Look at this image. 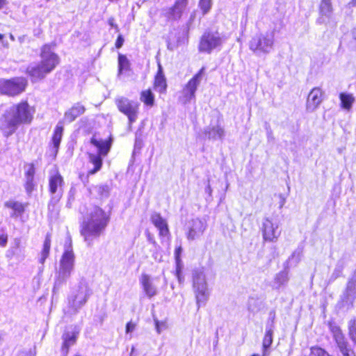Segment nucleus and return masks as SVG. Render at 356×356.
Returning a JSON list of instances; mask_svg holds the SVG:
<instances>
[{
    "mask_svg": "<svg viewBox=\"0 0 356 356\" xmlns=\"http://www.w3.org/2000/svg\"><path fill=\"white\" fill-rule=\"evenodd\" d=\"M136 327V323H134L131 321H129L126 324L125 332L127 334L132 332L135 330Z\"/></svg>",
    "mask_w": 356,
    "mask_h": 356,
    "instance_id": "c03bdc74",
    "label": "nucleus"
},
{
    "mask_svg": "<svg viewBox=\"0 0 356 356\" xmlns=\"http://www.w3.org/2000/svg\"><path fill=\"white\" fill-rule=\"evenodd\" d=\"M204 134L209 140H222L225 136V130L221 126L218 124L206 127Z\"/></svg>",
    "mask_w": 356,
    "mask_h": 356,
    "instance_id": "4be33fe9",
    "label": "nucleus"
},
{
    "mask_svg": "<svg viewBox=\"0 0 356 356\" xmlns=\"http://www.w3.org/2000/svg\"><path fill=\"white\" fill-rule=\"evenodd\" d=\"M156 326H157V332H160L161 330L165 329L167 327L165 323H161V324H160L158 321H157Z\"/></svg>",
    "mask_w": 356,
    "mask_h": 356,
    "instance_id": "de8ad7c7",
    "label": "nucleus"
},
{
    "mask_svg": "<svg viewBox=\"0 0 356 356\" xmlns=\"http://www.w3.org/2000/svg\"><path fill=\"white\" fill-rule=\"evenodd\" d=\"M79 329L75 327L72 331H65L62 334L60 351L63 356H67L71 346L76 344L79 335Z\"/></svg>",
    "mask_w": 356,
    "mask_h": 356,
    "instance_id": "4468645a",
    "label": "nucleus"
},
{
    "mask_svg": "<svg viewBox=\"0 0 356 356\" xmlns=\"http://www.w3.org/2000/svg\"><path fill=\"white\" fill-rule=\"evenodd\" d=\"M35 167L33 163L28 164V168L24 172L25 182L24 188L27 194L30 195L36 188L35 180Z\"/></svg>",
    "mask_w": 356,
    "mask_h": 356,
    "instance_id": "f3484780",
    "label": "nucleus"
},
{
    "mask_svg": "<svg viewBox=\"0 0 356 356\" xmlns=\"http://www.w3.org/2000/svg\"><path fill=\"white\" fill-rule=\"evenodd\" d=\"M355 300H356V269L347 282L346 289L341 296V307L349 309L353 307Z\"/></svg>",
    "mask_w": 356,
    "mask_h": 356,
    "instance_id": "6e6552de",
    "label": "nucleus"
},
{
    "mask_svg": "<svg viewBox=\"0 0 356 356\" xmlns=\"http://www.w3.org/2000/svg\"><path fill=\"white\" fill-rule=\"evenodd\" d=\"M187 3L188 0H177L174 6L170 10L169 17L173 19L179 18Z\"/></svg>",
    "mask_w": 356,
    "mask_h": 356,
    "instance_id": "a878e982",
    "label": "nucleus"
},
{
    "mask_svg": "<svg viewBox=\"0 0 356 356\" xmlns=\"http://www.w3.org/2000/svg\"><path fill=\"white\" fill-rule=\"evenodd\" d=\"M206 227L207 225L203 220L199 218L192 219L188 224L187 239L193 241L199 238L203 234Z\"/></svg>",
    "mask_w": 356,
    "mask_h": 356,
    "instance_id": "ddd939ff",
    "label": "nucleus"
},
{
    "mask_svg": "<svg viewBox=\"0 0 356 356\" xmlns=\"http://www.w3.org/2000/svg\"><path fill=\"white\" fill-rule=\"evenodd\" d=\"M110 219L109 212L104 211L99 206H94L88 218L83 220L80 224V234L88 245H92L94 241L104 233Z\"/></svg>",
    "mask_w": 356,
    "mask_h": 356,
    "instance_id": "f03ea898",
    "label": "nucleus"
},
{
    "mask_svg": "<svg viewBox=\"0 0 356 356\" xmlns=\"http://www.w3.org/2000/svg\"><path fill=\"white\" fill-rule=\"evenodd\" d=\"M273 330L271 327L268 328L266 330L265 336L263 339V343H262V348L264 356H268L269 355V348L270 347L272 343H273Z\"/></svg>",
    "mask_w": 356,
    "mask_h": 356,
    "instance_id": "cd10ccee",
    "label": "nucleus"
},
{
    "mask_svg": "<svg viewBox=\"0 0 356 356\" xmlns=\"http://www.w3.org/2000/svg\"><path fill=\"white\" fill-rule=\"evenodd\" d=\"M102 156L103 155L99 154H88L89 162L92 163L94 167L87 172L88 176L93 175L102 169L103 165Z\"/></svg>",
    "mask_w": 356,
    "mask_h": 356,
    "instance_id": "b1692460",
    "label": "nucleus"
},
{
    "mask_svg": "<svg viewBox=\"0 0 356 356\" xmlns=\"http://www.w3.org/2000/svg\"><path fill=\"white\" fill-rule=\"evenodd\" d=\"M332 14V6L331 0H321L320 4L321 16L317 19L319 24H330V19Z\"/></svg>",
    "mask_w": 356,
    "mask_h": 356,
    "instance_id": "6ab92c4d",
    "label": "nucleus"
},
{
    "mask_svg": "<svg viewBox=\"0 0 356 356\" xmlns=\"http://www.w3.org/2000/svg\"><path fill=\"white\" fill-rule=\"evenodd\" d=\"M86 111L84 106L80 103L73 105L64 114V118L67 122H72L81 115Z\"/></svg>",
    "mask_w": 356,
    "mask_h": 356,
    "instance_id": "5701e85b",
    "label": "nucleus"
},
{
    "mask_svg": "<svg viewBox=\"0 0 356 356\" xmlns=\"http://www.w3.org/2000/svg\"><path fill=\"white\" fill-rule=\"evenodd\" d=\"M339 97L342 107L345 109L349 110L355 102L353 95L351 94L341 93Z\"/></svg>",
    "mask_w": 356,
    "mask_h": 356,
    "instance_id": "473e14b6",
    "label": "nucleus"
},
{
    "mask_svg": "<svg viewBox=\"0 0 356 356\" xmlns=\"http://www.w3.org/2000/svg\"><path fill=\"white\" fill-rule=\"evenodd\" d=\"M3 37H4V35L3 34L0 33V40H2Z\"/></svg>",
    "mask_w": 356,
    "mask_h": 356,
    "instance_id": "5fc2aeb1",
    "label": "nucleus"
},
{
    "mask_svg": "<svg viewBox=\"0 0 356 356\" xmlns=\"http://www.w3.org/2000/svg\"><path fill=\"white\" fill-rule=\"evenodd\" d=\"M204 71V67H202L199 72L197 73L184 88L182 91V101L184 104L189 102L191 99L195 98V93L197 88V86L200 85L201 82Z\"/></svg>",
    "mask_w": 356,
    "mask_h": 356,
    "instance_id": "9b49d317",
    "label": "nucleus"
},
{
    "mask_svg": "<svg viewBox=\"0 0 356 356\" xmlns=\"http://www.w3.org/2000/svg\"><path fill=\"white\" fill-rule=\"evenodd\" d=\"M51 243V240L50 234L46 235L44 241L43 242L42 249L40 252V257L39 259V262L41 264H43L45 262V260L48 258L49 255Z\"/></svg>",
    "mask_w": 356,
    "mask_h": 356,
    "instance_id": "bb28decb",
    "label": "nucleus"
},
{
    "mask_svg": "<svg viewBox=\"0 0 356 356\" xmlns=\"http://www.w3.org/2000/svg\"><path fill=\"white\" fill-rule=\"evenodd\" d=\"M182 251L181 247H179L175 250V257H176V261H177V270H176V274L177 277L181 282V261L179 259V254H181Z\"/></svg>",
    "mask_w": 356,
    "mask_h": 356,
    "instance_id": "58836bf2",
    "label": "nucleus"
},
{
    "mask_svg": "<svg viewBox=\"0 0 356 356\" xmlns=\"http://www.w3.org/2000/svg\"><path fill=\"white\" fill-rule=\"evenodd\" d=\"M278 196L280 198V208L282 209L286 202V198L282 194H280Z\"/></svg>",
    "mask_w": 356,
    "mask_h": 356,
    "instance_id": "49530a36",
    "label": "nucleus"
},
{
    "mask_svg": "<svg viewBox=\"0 0 356 356\" xmlns=\"http://www.w3.org/2000/svg\"><path fill=\"white\" fill-rule=\"evenodd\" d=\"M8 236L7 234H0V247L3 248L7 245Z\"/></svg>",
    "mask_w": 356,
    "mask_h": 356,
    "instance_id": "a18cd8bd",
    "label": "nucleus"
},
{
    "mask_svg": "<svg viewBox=\"0 0 356 356\" xmlns=\"http://www.w3.org/2000/svg\"><path fill=\"white\" fill-rule=\"evenodd\" d=\"M65 180L58 169L51 172L48 178V190L51 194H58L61 197L65 188Z\"/></svg>",
    "mask_w": 356,
    "mask_h": 356,
    "instance_id": "9d476101",
    "label": "nucleus"
},
{
    "mask_svg": "<svg viewBox=\"0 0 356 356\" xmlns=\"http://www.w3.org/2000/svg\"><path fill=\"white\" fill-rule=\"evenodd\" d=\"M226 40L227 38L223 33L211 29L206 30L200 38L198 50L209 54L213 49L221 47Z\"/></svg>",
    "mask_w": 356,
    "mask_h": 356,
    "instance_id": "20e7f679",
    "label": "nucleus"
},
{
    "mask_svg": "<svg viewBox=\"0 0 356 356\" xmlns=\"http://www.w3.org/2000/svg\"><path fill=\"white\" fill-rule=\"evenodd\" d=\"M8 3L7 0H0V10L3 8Z\"/></svg>",
    "mask_w": 356,
    "mask_h": 356,
    "instance_id": "3c124183",
    "label": "nucleus"
},
{
    "mask_svg": "<svg viewBox=\"0 0 356 356\" xmlns=\"http://www.w3.org/2000/svg\"><path fill=\"white\" fill-rule=\"evenodd\" d=\"M28 86V81L23 76H15L10 79H0V94L8 97H16L24 92Z\"/></svg>",
    "mask_w": 356,
    "mask_h": 356,
    "instance_id": "39448f33",
    "label": "nucleus"
},
{
    "mask_svg": "<svg viewBox=\"0 0 356 356\" xmlns=\"http://www.w3.org/2000/svg\"><path fill=\"white\" fill-rule=\"evenodd\" d=\"M289 280L288 273L286 271H281L276 275L275 278V282L281 286L286 284Z\"/></svg>",
    "mask_w": 356,
    "mask_h": 356,
    "instance_id": "ea45409f",
    "label": "nucleus"
},
{
    "mask_svg": "<svg viewBox=\"0 0 356 356\" xmlns=\"http://www.w3.org/2000/svg\"><path fill=\"white\" fill-rule=\"evenodd\" d=\"M343 356H356L355 352L349 347L347 341L337 345Z\"/></svg>",
    "mask_w": 356,
    "mask_h": 356,
    "instance_id": "f704fd0d",
    "label": "nucleus"
},
{
    "mask_svg": "<svg viewBox=\"0 0 356 356\" xmlns=\"http://www.w3.org/2000/svg\"><path fill=\"white\" fill-rule=\"evenodd\" d=\"M118 73L122 74L123 71L130 70V62L124 54H119L118 56Z\"/></svg>",
    "mask_w": 356,
    "mask_h": 356,
    "instance_id": "2f4dec72",
    "label": "nucleus"
},
{
    "mask_svg": "<svg viewBox=\"0 0 356 356\" xmlns=\"http://www.w3.org/2000/svg\"><path fill=\"white\" fill-rule=\"evenodd\" d=\"M252 356H264V353H262V355H259V354H253Z\"/></svg>",
    "mask_w": 356,
    "mask_h": 356,
    "instance_id": "864d4df0",
    "label": "nucleus"
},
{
    "mask_svg": "<svg viewBox=\"0 0 356 356\" xmlns=\"http://www.w3.org/2000/svg\"><path fill=\"white\" fill-rule=\"evenodd\" d=\"M263 237L266 241L275 242L277 240L281 234L279 225L266 218L263 222Z\"/></svg>",
    "mask_w": 356,
    "mask_h": 356,
    "instance_id": "f8f14e48",
    "label": "nucleus"
},
{
    "mask_svg": "<svg viewBox=\"0 0 356 356\" xmlns=\"http://www.w3.org/2000/svg\"><path fill=\"white\" fill-rule=\"evenodd\" d=\"M205 192L208 193L210 196L211 195L212 189L209 184H208L207 186L206 187Z\"/></svg>",
    "mask_w": 356,
    "mask_h": 356,
    "instance_id": "8fccbe9b",
    "label": "nucleus"
},
{
    "mask_svg": "<svg viewBox=\"0 0 356 356\" xmlns=\"http://www.w3.org/2000/svg\"><path fill=\"white\" fill-rule=\"evenodd\" d=\"M90 143L97 148V154L106 156L111 150L113 138L111 134L103 138L99 132H95L91 137Z\"/></svg>",
    "mask_w": 356,
    "mask_h": 356,
    "instance_id": "1a4fd4ad",
    "label": "nucleus"
},
{
    "mask_svg": "<svg viewBox=\"0 0 356 356\" xmlns=\"http://www.w3.org/2000/svg\"><path fill=\"white\" fill-rule=\"evenodd\" d=\"M330 329L337 345H339L341 343H343L346 341L344 334H343L341 328L338 325L331 324L330 325Z\"/></svg>",
    "mask_w": 356,
    "mask_h": 356,
    "instance_id": "c85d7f7f",
    "label": "nucleus"
},
{
    "mask_svg": "<svg viewBox=\"0 0 356 356\" xmlns=\"http://www.w3.org/2000/svg\"><path fill=\"white\" fill-rule=\"evenodd\" d=\"M5 207L13 210V216H22L27 207V203H22L15 200H9L5 202Z\"/></svg>",
    "mask_w": 356,
    "mask_h": 356,
    "instance_id": "393cba45",
    "label": "nucleus"
},
{
    "mask_svg": "<svg viewBox=\"0 0 356 356\" xmlns=\"http://www.w3.org/2000/svg\"><path fill=\"white\" fill-rule=\"evenodd\" d=\"M74 254L72 249L63 252L60 261V270L65 275H69L73 269Z\"/></svg>",
    "mask_w": 356,
    "mask_h": 356,
    "instance_id": "2eb2a0df",
    "label": "nucleus"
},
{
    "mask_svg": "<svg viewBox=\"0 0 356 356\" xmlns=\"http://www.w3.org/2000/svg\"><path fill=\"white\" fill-rule=\"evenodd\" d=\"M298 254V257H300V252H297V251H295L292 254H291V259H293L296 254Z\"/></svg>",
    "mask_w": 356,
    "mask_h": 356,
    "instance_id": "603ef678",
    "label": "nucleus"
},
{
    "mask_svg": "<svg viewBox=\"0 0 356 356\" xmlns=\"http://www.w3.org/2000/svg\"><path fill=\"white\" fill-rule=\"evenodd\" d=\"M115 104L118 111L127 116L129 124L136 121L139 114L140 106L138 102L131 100L124 97H120L115 99Z\"/></svg>",
    "mask_w": 356,
    "mask_h": 356,
    "instance_id": "0eeeda50",
    "label": "nucleus"
},
{
    "mask_svg": "<svg viewBox=\"0 0 356 356\" xmlns=\"http://www.w3.org/2000/svg\"><path fill=\"white\" fill-rule=\"evenodd\" d=\"M108 22L110 26L114 27L117 31H118V26L114 23V19L113 17L109 18Z\"/></svg>",
    "mask_w": 356,
    "mask_h": 356,
    "instance_id": "09e8293b",
    "label": "nucleus"
},
{
    "mask_svg": "<svg viewBox=\"0 0 356 356\" xmlns=\"http://www.w3.org/2000/svg\"><path fill=\"white\" fill-rule=\"evenodd\" d=\"M157 229L159 231V236L163 245L168 249L170 243V234L168 222L159 215H157Z\"/></svg>",
    "mask_w": 356,
    "mask_h": 356,
    "instance_id": "a211bd4d",
    "label": "nucleus"
},
{
    "mask_svg": "<svg viewBox=\"0 0 356 356\" xmlns=\"http://www.w3.org/2000/svg\"><path fill=\"white\" fill-rule=\"evenodd\" d=\"M63 130L64 128L63 126V122H59L58 124L56 126L51 136V144L53 147V154L54 156H56L58 152L60 143L63 136Z\"/></svg>",
    "mask_w": 356,
    "mask_h": 356,
    "instance_id": "aec40b11",
    "label": "nucleus"
},
{
    "mask_svg": "<svg viewBox=\"0 0 356 356\" xmlns=\"http://www.w3.org/2000/svg\"><path fill=\"white\" fill-rule=\"evenodd\" d=\"M309 356H332L327 352H326L324 349L318 347L314 346L310 348Z\"/></svg>",
    "mask_w": 356,
    "mask_h": 356,
    "instance_id": "79ce46f5",
    "label": "nucleus"
},
{
    "mask_svg": "<svg viewBox=\"0 0 356 356\" xmlns=\"http://www.w3.org/2000/svg\"><path fill=\"white\" fill-rule=\"evenodd\" d=\"M97 195L99 199L106 198L109 196L110 189L108 185H99L96 188Z\"/></svg>",
    "mask_w": 356,
    "mask_h": 356,
    "instance_id": "e433bc0d",
    "label": "nucleus"
},
{
    "mask_svg": "<svg viewBox=\"0 0 356 356\" xmlns=\"http://www.w3.org/2000/svg\"><path fill=\"white\" fill-rule=\"evenodd\" d=\"M194 290L195 293L197 309H199L201 305H205L209 299V292L207 288V282L194 288Z\"/></svg>",
    "mask_w": 356,
    "mask_h": 356,
    "instance_id": "412c9836",
    "label": "nucleus"
},
{
    "mask_svg": "<svg viewBox=\"0 0 356 356\" xmlns=\"http://www.w3.org/2000/svg\"><path fill=\"white\" fill-rule=\"evenodd\" d=\"M323 101V92L320 88H313L308 95L306 108L309 112L314 111Z\"/></svg>",
    "mask_w": 356,
    "mask_h": 356,
    "instance_id": "dca6fc26",
    "label": "nucleus"
},
{
    "mask_svg": "<svg viewBox=\"0 0 356 356\" xmlns=\"http://www.w3.org/2000/svg\"><path fill=\"white\" fill-rule=\"evenodd\" d=\"M74 356H82V355L80 354H75Z\"/></svg>",
    "mask_w": 356,
    "mask_h": 356,
    "instance_id": "6e6d98bb",
    "label": "nucleus"
},
{
    "mask_svg": "<svg viewBox=\"0 0 356 356\" xmlns=\"http://www.w3.org/2000/svg\"><path fill=\"white\" fill-rule=\"evenodd\" d=\"M199 6L204 15L209 12L212 6V0H200Z\"/></svg>",
    "mask_w": 356,
    "mask_h": 356,
    "instance_id": "a19ab883",
    "label": "nucleus"
},
{
    "mask_svg": "<svg viewBox=\"0 0 356 356\" xmlns=\"http://www.w3.org/2000/svg\"><path fill=\"white\" fill-rule=\"evenodd\" d=\"M55 43H47L41 46L40 61L30 65L26 68V74L33 81L42 80L54 71L60 63L58 55L54 51Z\"/></svg>",
    "mask_w": 356,
    "mask_h": 356,
    "instance_id": "7ed1b4c3",
    "label": "nucleus"
},
{
    "mask_svg": "<svg viewBox=\"0 0 356 356\" xmlns=\"http://www.w3.org/2000/svg\"><path fill=\"white\" fill-rule=\"evenodd\" d=\"M141 284L143 286L144 290L145 291L146 293L149 296L152 297L154 294V291L151 288L150 286V280L148 275H143L141 278Z\"/></svg>",
    "mask_w": 356,
    "mask_h": 356,
    "instance_id": "72a5a7b5",
    "label": "nucleus"
},
{
    "mask_svg": "<svg viewBox=\"0 0 356 356\" xmlns=\"http://www.w3.org/2000/svg\"><path fill=\"white\" fill-rule=\"evenodd\" d=\"M140 99L146 106H152L154 105V97L150 89L143 90L140 92Z\"/></svg>",
    "mask_w": 356,
    "mask_h": 356,
    "instance_id": "7c9ffc66",
    "label": "nucleus"
},
{
    "mask_svg": "<svg viewBox=\"0 0 356 356\" xmlns=\"http://www.w3.org/2000/svg\"><path fill=\"white\" fill-rule=\"evenodd\" d=\"M157 89H159L160 92H164L167 88L165 78L162 72V68L160 64H158L157 70Z\"/></svg>",
    "mask_w": 356,
    "mask_h": 356,
    "instance_id": "c756f323",
    "label": "nucleus"
},
{
    "mask_svg": "<svg viewBox=\"0 0 356 356\" xmlns=\"http://www.w3.org/2000/svg\"><path fill=\"white\" fill-rule=\"evenodd\" d=\"M35 108L27 99H22L13 104L10 112L6 111L0 118V131L8 138L15 133L19 125L30 124L34 119Z\"/></svg>",
    "mask_w": 356,
    "mask_h": 356,
    "instance_id": "f257e3e1",
    "label": "nucleus"
},
{
    "mask_svg": "<svg viewBox=\"0 0 356 356\" xmlns=\"http://www.w3.org/2000/svg\"><path fill=\"white\" fill-rule=\"evenodd\" d=\"M205 275L202 272H195L193 274V288L206 283Z\"/></svg>",
    "mask_w": 356,
    "mask_h": 356,
    "instance_id": "4c0bfd02",
    "label": "nucleus"
},
{
    "mask_svg": "<svg viewBox=\"0 0 356 356\" xmlns=\"http://www.w3.org/2000/svg\"><path fill=\"white\" fill-rule=\"evenodd\" d=\"M124 42V37L122 34H119L115 42V47L116 49H120Z\"/></svg>",
    "mask_w": 356,
    "mask_h": 356,
    "instance_id": "37998d69",
    "label": "nucleus"
},
{
    "mask_svg": "<svg viewBox=\"0 0 356 356\" xmlns=\"http://www.w3.org/2000/svg\"><path fill=\"white\" fill-rule=\"evenodd\" d=\"M275 32L268 31L253 37L249 42V47L255 54H269L274 47Z\"/></svg>",
    "mask_w": 356,
    "mask_h": 356,
    "instance_id": "423d86ee",
    "label": "nucleus"
},
{
    "mask_svg": "<svg viewBox=\"0 0 356 356\" xmlns=\"http://www.w3.org/2000/svg\"><path fill=\"white\" fill-rule=\"evenodd\" d=\"M348 335L352 341L356 345V318L351 319L348 323Z\"/></svg>",
    "mask_w": 356,
    "mask_h": 356,
    "instance_id": "c9c22d12",
    "label": "nucleus"
}]
</instances>
